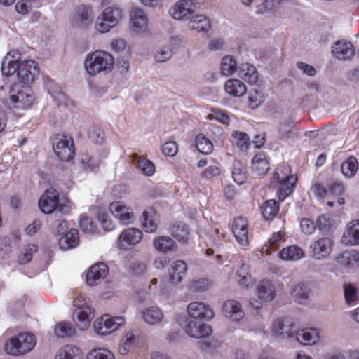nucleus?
<instances>
[{
	"label": "nucleus",
	"instance_id": "6e6552de",
	"mask_svg": "<svg viewBox=\"0 0 359 359\" xmlns=\"http://www.w3.org/2000/svg\"><path fill=\"white\" fill-rule=\"evenodd\" d=\"M256 294L259 300L250 299L249 303L250 306L255 309H259L262 306V302H271L276 295L274 285L269 280H262L256 287Z\"/></svg>",
	"mask_w": 359,
	"mask_h": 359
},
{
	"label": "nucleus",
	"instance_id": "864d4df0",
	"mask_svg": "<svg viewBox=\"0 0 359 359\" xmlns=\"http://www.w3.org/2000/svg\"><path fill=\"white\" fill-rule=\"evenodd\" d=\"M104 318L106 319L109 334L117 330L126 323L124 318L121 316L111 318L109 316L105 315Z\"/></svg>",
	"mask_w": 359,
	"mask_h": 359
},
{
	"label": "nucleus",
	"instance_id": "37998d69",
	"mask_svg": "<svg viewBox=\"0 0 359 359\" xmlns=\"http://www.w3.org/2000/svg\"><path fill=\"white\" fill-rule=\"evenodd\" d=\"M232 137L233 142L241 151L246 150L251 144L249 136L245 132L235 131L232 133Z\"/></svg>",
	"mask_w": 359,
	"mask_h": 359
},
{
	"label": "nucleus",
	"instance_id": "20e7f679",
	"mask_svg": "<svg viewBox=\"0 0 359 359\" xmlns=\"http://www.w3.org/2000/svg\"><path fill=\"white\" fill-rule=\"evenodd\" d=\"M10 93L11 102L18 109H28L32 106L35 100V96L30 85L13 83Z\"/></svg>",
	"mask_w": 359,
	"mask_h": 359
},
{
	"label": "nucleus",
	"instance_id": "bf43d9fd",
	"mask_svg": "<svg viewBox=\"0 0 359 359\" xmlns=\"http://www.w3.org/2000/svg\"><path fill=\"white\" fill-rule=\"evenodd\" d=\"M93 328L95 332L100 335H105L109 334L106 319L104 316L96 319L93 323Z\"/></svg>",
	"mask_w": 359,
	"mask_h": 359
},
{
	"label": "nucleus",
	"instance_id": "473e14b6",
	"mask_svg": "<svg viewBox=\"0 0 359 359\" xmlns=\"http://www.w3.org/2000/svg\"><path fill=\"white\" fill-rule=\"evenodd\" d=\"M135 332L137 334V331H129L125 334L123 339V343L120 346L118 350L121 355H127L133 348H135L138 344V337Z\"/></svg>",
	"mask_w": 359,
	"mask_h": 359
},
{
	"label": "nucleus",
	"instance_id": "bb28decb",
	"mask_svg": "<svg viewBox=\"0 0 359 359\" xmlns=\"http://www.w3.org/2000/svg\"><path fill=\"white\" fill-rule=\"evenodd\" d=\"M130 16L133 31L138 32L146 30L147 27V18L142 9L135 8L132 11Z\"/></svg>",
	"mask_w": 359,
	"mask_h": 359
},
{
	"label": "nucleus",
	"instance_id": "79ce46f5",
	"mask_svg": "<svg viewBox=\"0 0 359 359\" xmlns=\"http://www.w3.org/2000/svg\"><path fill=\"white\" fill-rule=\"evenodd\" d=\"M88 137L90 141L94 144H102L106 140L104 130L95 125L90 126L88 131Z\"/></svg>",
	"mask_w": 359,
	"mask_h": 359
},
{
	"label": "nucleus",
	"instance_id": "f704fd0d",
	"mask_svg": "<svg viewBox=\"0 0 359 359\" xmlns=\"http://www.w3.org/2000/svg\"><path fill=\"white\" fill-rule=\"evenodd\" d=\"M279 184L278 198L283 201L292 191L294 185L297 182V177H290L283 181H277Z\"/></svg>",
	"mask_w": 359,
	"mask_h": 359
},
{
	"label": "nucleus",
	"instance_id": "5701e85b",
	"mask_svg": "<svg viewBox=\"0 0 359 359\" xmlns=\"http://www.w3.org/2000/svg\"><path fill=\"white\" fill-rule=\"evenodd\" d=\"M222 309L224 316L232 320L238 321L245 316V312L241 303L236 300L230 299L226 301L223 304Z\"/></svg>",
	"mask_w": 359,
	"mask_h": 359
},
{
	"label": "nucleus",
	"instance_id": "1a4fd4ad",
	"mask_svg": "<svg viewBox=\"0 0 359 359\" xmlns=\"http://www.w3.org/2000/svg\"><path fill=\"white\" fill-rule=\"evenodd\" d=\"M39 69L38 64L32 60H24L20 63V67L18 72V81L22 84L30 85L39 74Z\"/></svg>",
	"mask_w": 359,
	"mask_h": 359
},
{
	"label": "nucleus",
	"instance_id": "ddd939ff",
	"mask_svg": "<svg viewBox=\"0 0 359 359\" xmlns=\"http://www.w3.org/2000/svg\"><path fill=\"white\" fill-rule=\"evenodd\" d=\"M187 313L190 317L195 320H210L215 316L213 310L203 302L189 303L187 306Z\"/></svg>",
	"mask_w": 359,
	"mask_h": 359
},
{
	"label": "nucleus",
	"instance_id": "0e129e2a",
	"mask_svg": "<svg viewBox=\"0 0 359 359\" xmlns=\"http://www.w3.org/2000/svg\"><path fill=\"white\" fill-rule=\"evenodd\" d=\"M128 191V189L126 184H116L111 191V196L114 200L122 199L127 195Z\"/></svg>",
	"mask_w": 359,
	"mask_h": 359
},
{
	"label": "nucleus",
	"instance_id": "603ef678",
	"mask_svg": "<svg viewBox=\"0 0 359 359\" xmlns=\"http://www.w3.org/2000/svg\"><path fill=\"white\" fill-rule=\"evenodd\" d=\"M136 165L144 174L148 176L153 175L156 171L154 164L149 158H138Z\"/></svg>",
	"mask_w": 359,
	"mask_h": 359
},
{
	"label": "nucleus",
	"instance_id": "052dcab7",
	"mask_svg": "<svg viewBox=\"0 0 359 359\" xmlns=\"http://www.w3.org/2000/svg\"><path fill=\"white\" fill-rule=\"evenodd\" d=\"M300 227L304 233L311 235L315 232L316 224L310 219L304 218L300 222Z\"/></svg>",
	"mask_w": 359,
	"mask_h": 359
},
{
	"label": "nucleus",
	"instance_id": "5fc2aeb1",
	"mask_svg": "<svg viewBox=\"0 0 359 359\" xmlns=\"http://www.w3.org/2000/svg\"><path fill=\"white\" fill-rule=\"evenodd\" d=\"M264 102V95L262 92L255 89L250 92L248 96L249 107L255 109L259 107Z\"/></svg>",
	"mask_w": 359,
	"mask_h": 359
},
{
	"label": "nucleus",
	"instance_id": "ea45409f",
	"mask_svg": "<svg viewBox=\"0 0 359 359\" xmlns=\"http://www.w3.org/2000/svg\"><path fill=\"white\" fill-rule=\"evenodd\" d=\"M196 145L198 151L204 155L210 154L214 149L212 142L203 134H199L196 136Z\"/></svg>",
	"mask_w": 359,
	"mask_h": 359
},
{
	"label": "nucleus",
	"instance_id": "2eb2a0df",
	"mask_svg": "<svg viewBox=\"0 0 359 359\" xmlns=\"http://www.w3.org/2000/svg\"><path fill=\"white\" fill-rule=\"evenodd\" d=\"M109 273L108 266L100 262L90 267L86 274V283L90 286H94L101 279H104Z\"/></svg>",
	"mask_w": 359,
	"mask_h": 359
},
{
	"label": "nucleus",
	"instance_id": "f03ea898",
	"mask_svg": "<svg viewBox=\"0 0 359 359\" xmlns=\"http://www.w3.org/2000/svg\"><path fill=\"white\" fill-rule=\"evenodd\" d=\"M69 204L70 201L66 198L60 200L57 191L53 188L48 189L39 201V208L45 214H50L57 209L66 215L69 212Z\"/></svg>",
	"mask_w": 359,
	"mask_h": 359
},
{
	"label": "nucleus",
	"instance_id": "cd10ccee",
	"mask_svg": "<svg viewBox=\"0 0 359 359\" xmlns=\"http://www.w3.org/2000/svg\"><path fill=\"white\" fill-rule=\"evenodd\" d=\"M224 88L226 92L233 97H241L247 91L245 84L236 79H228L225 83Z\"/></svg>",
	"mask_w": 359,
	"mask_h": 359
},
{
	"label": "nucleus",
	"instance_id": "b1692460",
	"mask_svg": "<svg viewBox=\"0 0 359 359\" xmlns=\"http://www.w3.org/2000/svg\"><path fill=\"white\" fill-rule=\"evenodd\" d=\"M187 271V264L182 260L174 262L170 268V281L173 285L181 283Z\"/></svg>",
	"mask_w": 359,
	"mask_h": 359
},
{
	"label": "nucleus",
	"instance_id": "4d7b16f0",
	"mask_svg": "<svg viewBox=\"0 0 359 359\" xmlns=\"http://www.w3.org/2000/svg\"><path fill=\"white\" fill-rule=\"evenodd\" d=\"M210 282L205 278L193 280L189 284V288L194 292H202L209 288Z\"/></svg>",
	"mask_w": 359,
	"mask_h": 359
},
{
	"label": "nucleus",
	"instance_id": "13d9d810",
	"mask_svg": "<svg viewBox=\"0 0 359 359\" xmlns=\"http://www.w3.org/2000/svg\"><path fill=\"white\" fill-rule=\"evenodd\" d=\"M163 154L168 157H174L178 151V145L175 141H168L161 147Z\"/></svg>",
	"mask_w": 359,
	"mask_h": 359
},
{
	"label": "nucleus",
	"instance_id": "412c9836",
	"mask_svg": "<svg viewBox=\"0 0 359 359\" xmlns=\"http://www.w3.org/2000/svg\"><path fill=\"white\" fill-rule=\"evenodd\" d=\"M341 242L346 245H359V219L348 224L341 237Z\"/></svg>",
	"mask_w": 359,
	"mask_h": 359
},
{
	"label": "nucleus",
	"instance_id": "f3484780",
	"mask_svg": "<svg viewBox=\"0 0 359 359\" xmlns=\"http://www.w3.org/2000/svg\"><path fill=\"white\" fill-rule=\"evenodd\" d=\"M186 333L194 338H203L212 332L211 327L196 320H189L185 327Z\"/></svg>",
	"mask_w": 359,
	"mask_h": 359
},
{
	"label": "nucleus",
	"instance_id": "774afa93",
	"mask_svg": "<svg viewBox=\"0 0 359 359\" xmlns=\"http://www.w3.org/2000/svg\"><path fill=\"white\" fill-rule=\"evenodd\" d=\"M79 226L82 230L88 233H91L93 229V224L89 217L81 215L79 217Z\"/></svg>",
	"mask_w": 359,
	"mask_h": 359
},
{
	"label": "nucleus",
	"instance_id": "9b49d317",
	"mask_svg": "<svg viewBox=\"0 0 359 359\" xmlns=\"http://www.w3.org/2000/svg\"><path fill=\"white\" fill-rule=\"evenodd\" d=\"M109 210L112 215L123 225L133 224L135 219L131 208L121 201H114L109 205Z\"/></svg>",
	"mask_w": 359,
	"mask_h": 359
},
{
	"label": "nucleus",
	"instance_id": "69168bd1",
	"mask_svg": "<svg viewBox=\"0 0 359 359\" xmlns=\"http://www.w3.org/2000/svg\"><path fill=\"white\" fill-rule=\"evenodd\" d=\"M329 191L335 195H341L346 191V186L343 182L332 181L327 184Z\"/></svg>",
	"mask_w": 359,
	"mask_h": 359
},
{
	"label": "nucleus",
	"instance_id": "4468645a",
	"mask_svg": "<svg viewBox=\"0 0 359 359\" xmlns=\"http://www.w3.org/2000/svg\"><path fill=\"white\" fill-rule=\"evenodd\" d=\"M195 6L191 0H180L170 9L174 19L187 20L194 13Z\"/></svg>",
	"mask_w": 359,
	"mask_h": 359
},
{
	"label": "nucleus",
	"instance_id": "2f4dec72",
	"mask_svg": "<svg viewBox=\"0 0 359 359\" xmlns=\"http://www.w3.org/2000/svg\"><path fill=\"white\" fill-rule=\"evenodd\" d=\"M79 233L76 229H72L60 238L59 245L63 250H67L77 246Z\"/></svg>",
	"mask_w": 359,
	"mask_h": 359
},
{
	"label": "nucleus",
	"instance_id": "9d476101",
	"mask_svg": "<svg viewBox=\"0 0 359 359\" xmlns=\"http://www.w3.org/2000/svg\"><path fill=\"white\" fill-rule=\"evenodd\" d=\"M143 237L142 231L137 228L129 227L121 231L118 237V245L121 250H128L139 243Z\"/></svg>",
	"mask_w": 359,
	"mask_h": 359
},
{
	"label": "nucleus",
	"instance_id": "338daca9",
	"mask_svg": "<svg viewBox=\"0 0 359 359\" xmlns=\"http://www.w3.org/2000/svg\"><path fill=\"white\" fill-rule=\"evenodd\" d=\"M79 164L84 171L93 170L98 164L97 158H79Z\"/></svg>",
	"mask_w": 359,
	"mask_h": 359
},
{
	"label": "nucleus",
	"instance_id": "7c9ffc66",
	"mask_svg": "<svg viewBox=\"0 0 359 359\" xmlns=\"http://www.w3.org/2000/svg\"><path fill=\"white\" fill-rule=\"evenodd\" d=\"M279 257L285 261H297L304 257V250L297 245L284 248L278 254Z\"/></svg>",
	"mask_w": 359,
	"mask_h": 359
},
{
	"label": "nucleus",
	"instance_id": "dca6fc26",
	"mask_svg": "<svg viewBox=\"0 0 359 359\" xmlns=\"http://www.w3.org/2000/svg\"><path fill=\"white\" fill-rule=\"evenodd\" d=\"M232 232L236 241L242 246H246L248 243V222L242 217L234 219L232 225Z\"/></svg>",
	"mask_w": 359,
	"mask_h": 359
},
{
	"label": "nucleus",
	"instance_id": "680f3d73",
	"mask_svg": "<svg viewBox=\"0 0 359 359\" xmlns=\"http://www.w3.org/2000/svg\"><path fill=\"white\" fill-rule=\"evenodd\" d=\"M210 119H215L223 124L228 125L229 123V116L226 112L221 109H214L212 113L209 115Z\"/></svg>",
	"mask_w": 359,
	"mask_h": 359
},
{
	"label": "nucleus",
	"instance_id": "e433bc0d",
	"mask_svg": "<svg viewBox=\"0 0 359 359\" xmlns=\"http://www.w3.org/2000/svg\"><path fill=\"white\" fill-rule=\"evenodd\" d=\"M232 177L238 184H242L246 180V168L239 159H236L233 162Z\"/></svg>",
	"mask_w": 359,
	"mask_h": 359
},
{
	"label": "nucleus",
	"instance_id": "a878e982",
	"mask_svg": "<svg viewBox=\"0 0 359 359\" xmlns=\"http://www.w3.org/2000/svg\"><path fill=\"white\" fill-rule=\"evenodd\" d=\"M142 227L147 233H154L158 229V222L154 209L145 210L142 213Z\"/></svg>",
	"mask_w": 359,
	"mask_h": 359
},
{
	"label": "nucleus",
	"instance_id": "8fccbe9b",
	"mask_svg": "<svg viewBox=\"0 0 359 359\" xmlns=\"http://www.w3.org/2000/svg\"><path fill=\"white\" fill-rule=\"evenodd\" d=\"M75 333V329L69 323L60 322L55 327V334L57 337H71Z\"/></svg>",
	"mask_w": 359,
	"mask_h": 359
},
{
	"label": "nucleus",
	"instance_id": "09e8293b",
	"mask_svg": "<svg viewBox=\"0 0 359 359\" xmlns=\"http://www.w3.org/2000/svg\"><path fill=\"white\" fill-rule=\"evenodd\" d=\"M38 251V246L35 244H27L21 255H19L18 262L20 264H26L32 259L34 253Z\"/></svg>",
	"mask_w": 359,
	"mask_h": 359
},
{
	"label": "nucleus",
	"instance_id": "de8ad7c7",
	"mask_svg": "<svg viewBox=\"0 0 359 359\" xmlns=\"http://www.w3.org/2000/svg\"><path fill=\"white\" fill-rule=\"evenodd\" d=\"M272 331L278 337L286 339L292 337L290 328L289 326L285 327L280 319H277L274 321L272 325Z\"/></svg>",
	"mask_w": 359,
	"mask_h": 359
},
{
	"label": "nucleus",
	"instance_id": "58836bf2",
	"mask_svg": "<svg viewBox=\"0 0 359 359\" xmlns=\"http://www.w3.org/2000/svg\"><path fill=\"white\" fill-rule=\"evenodd\" d=\"M358 170V163L357 158H346L341 165L342 174L348 178L355 176Z\"/></svg>",
	"mask_w": 359,
	"mask_h": 359
},
{
	"label": "nucleus",
	"instance_id": "a18cd8bd",
	"mask_svg": "<svg viewBox=\"0 0 359 359\" xmlns=\"http://www.w3.org/2000/svg\"><path fill=\"white\" fill-rule=\"evenodd\" d=\"M344 294L345 302L348 305L355 304L359 299L358 288L352 284L344 285Z\"/></svg>",
	"mask_w": 359,
	"mask_h": 359
},
{
	"label": "nucleus",
	"instance_id": "c756f323",
	"mask_svg": "<svg viewBox=\"0 0 359 359\" xmlns=\"http://www.w3.org/2000/svg\"><path fill=\"white\" fill-rule=\"evenodd\" d=\"M297 340L302 345H313L319 340V332L316 329H304L297 332Z\"/></svg>",
	"mask_w": 359,
	"mask_h": 359
},
{
	"label": "nucleus",
	"instance_id": "c9c22d12",
	"mask_svg": "<svg viewBox=\"0 0 359 359\" xmlns=\"http://www.w3.org/2000/svg\"><path fill=\"white\" fill-rule=\"evenodd\" d=\"M172 236L180 242H187L189 239V229L183 222H176L171 227Z\"/></svg>",
	"mask_w": 359,
	"mask_h": 359
},
{
	"label": "nucleus",
	"instance_id": "f8f14e48",
	"mask_svg": "<svg viewBox=\"0 0 359 359\" xmlns=\"http://www.w3.org/2000/svg\"><path fill=\"white\" fill-rule=\"evenodd\" d=\"M93 9L92 7L87 5L78 6L72 17V24L74 27L83 28L93 23Z\"/></svg>",
	"mask_w": 359,
	"mask_h": 359
},
{
	"label": "nucleus",
	"instance_id": "72a5a7b5",
	"mask_svg": "<svg viewBox=\"0 0 359 359\" xmlns=\"http://www.w3.org/2000/svg\"><path fill=\"white\" fill-rule=\"evenodd\" d=\"M189 27L197 32H207L210 28V22L205 15H197L189 22Z\"/></svg>",
	"mask_w": 359,
	"mask_h": 359
},
{
	"label": "nucleus",
	"instance_id": "f257e3e1",
	"mask_svg": "<svg viewBox=\"0 0 359 359\" xmlns=\"http://www.w3.org/2000/svg\"><path fill=\"white\" fill-rule=\"evenodd\" d=\"M114 64L113 56L104 50H95L87 55L84 61V67L90 76L99 73L110 72Z\"/></svg>",
	"mask_w": 359,
	"mask_h": 359
},
{
	"label": "nucleus",
	"instance_id": "393cba45",
	"mask_svg": "<svg viewBox=\"0 0 359 359\" xmlns=\"http://www.w3.org/2000/svg\"><path fill=\"white\" fill-rule=\"evenodd\" d=\"M238 76L249 84L255 83L259 77L256 67L248 62L238 66Z\"/></svg>",
	"mask_w": 359,
	"mask_h": 359
},
{
	"label": "nucleus",
	"instance_id": "49530a36",
	"mask_svg": "<svg viewBox=\"0 0 359 359\" xmlns=\"http://www.w3.org/2000/svg\"><path fill=\"white\" fill-rule=\"evenodd\" d=\"M20 63L18 60H8V57L6 56L4 60L1 65V72L6 76H12L16 73L18 75Z\"/></svg>",
	"mask_w": 359,
	"mask_h": 359
},
{
	"label": "nucleus",
	"instance_id": "e2e57ef3",
	"mask_svg": "<svg viewBox=\"0 0 359 359\" xmlns=\"http://www.w3.org/2000/svg\"><path fill=\"white\" fill-rule=\"evenodd\" d=\"M316 224V229L318 228L323 232H327L330 229L332 221L329 217L321 215L318 217Z\"/></svg>",
	"mask_w": 359,
	"mask_h": 359
},
{
	"label": "nucleus",
	"instance_id": "39448f33",
	"mask_svg": "<svg viewBox=\"0 0 359 359\" xmlns=\"http://www.w3.org/2000/svg\"><path fill=\"white\" fill-rule=\"evenodd\" d=\"M50 141L53 151L57 157H74L75 146L72 135L64 133H57L51 137Z\"/></svg>",
	"mask_w": 359,
	"mask_h": 359
},
{
	"label": "nucleus",
	"instance_id": "a211bd4d",
	"mask_svg": "<svg viewBox=\"0 0 359 359\" xmlns=\"http://www.w3.org/2000/svg\"><path fill=\"white\" fill-rule=\"evenodd\" d=\"M312 294V288L308 283H298L291 290L294 299L300 304H307Z\"/></svg>",
	"mask_w": 359,
	"mask_h": 359
},
{
	"label": "nucleus",
	"instance_id": "aec40b11",
	"mask_svg": "<svg viewBox=\"0 0 359 359\" xmlns=\"http://www.w3.org/2000/svg\"><path fill=\"white\" fill-rule=\"evenodd\" d=\"M154 248L161 253L167 254L176 252L177 250V244L170 236H156L152 241Z\"/></svg>",
	"mask_w": 359,
	"mask_h": 359
},
{
	"label": "nucleus",
	"instance_id": "0eeeda50",
	"mask_svg": "<svg viewBox=\"0 0 359 359\" xmlns=\"http://www.w3.org/2000/svg\"><path fill=\"white\" fill-rule=\"evenodd\" d=\"M334 243V240L328 236L314 241L309 247L311 257L316 260L326 259L332 252Z\"/></svg>",
	"mask_w": 359,
	"mask_h": 359
},
{
	"label": "nucleus",
	"instance_id": "423d86ee",
	"mask_svg": "<svg viewBox=\"0 0 359 359\" xmlns=\"http://www.w3.org/2000/svg\"><path fill=\"white\" fill-rule=\"evenodd\" d=\"M122 18V10L117 6H108L96 20L97 29L104 33L116 26Z\"/></svg>",
	"mask_w": 359,
	"mask_h": 359
},
{
	"label": "nucleus",
	"instance_id": "c03bdc74",
	"mask_svg": "<svg viewBox=\"0 0 359 359\" xmlns=\"http://www.w3.org/2000/svg\"><path fill=\"white\" fill-rule=\"evenodd\" d=\"M236 70L238 71V67L235 59L230 55L223 57L221 62L222 74L225 76H229L233 74Z\"/></svg>",
	"mask_w": 359,
	"mask_h": 359
},
{
	"label": "nucleus",
	"instance_id": "6ab92c4d",
	"mask_svg": "<svg viewBox=\"0 0 359 359\" xmlns=\"http://www.w3.org/2000/svg\"><path fill=\"white\" fill-rule=\"evenodd\" d=\"M144 321L151 325H161L164 320V313L158 306H149L144 309L141 313Z\"/></svg>",
	"mask_w": 359,
	"mask_h": 359
},
{
	"label": "nucleus",
	"instance_id": "a19ab883",
	"mask_svg": "<svg viewBox=\"0 0 359 359\" xmlns=\"http://www.w3.org/2000/svg\"><path fill=\"white\" fill-rule=\"evenodd\" d=\"M269 168V162L267 158H252V171L255 175H264Z\"/></svg>",
	"mask_w": 359,
	"mask_h": 359
},
{
	"label": "nucleus",
	"instance_id": "c85d7f7f",
	"mask_svg": "<svg viewBox=\"0 0 359 359\" xmlns=\"http://www.w3.org/2000/svg\"><path fill=\"white\" fill-rule=\"evenodd\" d=\"M55 359H83V353L76 346L66 345L58 350Z\"/></svg>",
	"mask_w": 359,
	"mask_h": 359
},
{
	"label": "nucleus",
	"instance_id": "7ed1b4c3",
	"mask_svg": "<svg viewBox=\"0 0 359 359\" xmlns=\"http://www.w3.org/2000/svg\"><path fill=\"white\" fill-rule=\"evenodd\" d=\"M36 343V339L33 334L20 333L6 343L5 351L9 355L18 356L31 351Z\"/></svg>",
	"mask_w": 359,
	"mask_h": 359
},
{
	"label": "nucleus",
	"instance_id": "6e6d98bb",
	"mask_svg": "<svg viewBox=\"0 0 359 359\" xmlns=\"http://www.w3.org/2000/svg\"><path fill=\"white\" fill-rule=\"evenodd\" d=\"M290 177H296L291 174V168L289 165H281L278 166L274 174V179L276 181H283L288 179Z\"/></svg>",
	"mask_w": 359,
	"mask_h": 359
},
{
	"label": "nucleus",
	"instance_id": "3c124183",
	"mask_svg": "<svg viewBox=\"0 0 359 359\" xmlns=\"http://www.w3.org/2000/svg\"><path fill=\"white\" fill-rule=\"evenodd\" d=\"M86 359H115V357L108 349L94 348L88 352Z\"/></svg>",
	"mask_w": 359,
	"mask_h": 359
},
{
	"label": "nucleus",
	"instance_id": "4c0bfd02",
	"mask_svg": "<svg viewBox=\"0 0 359 359\" xmlns=\"http://www.w3.org/2000/svg\"><path fill=\"white\" fill-rule=\"evenodd\" d=\"M263 216L266 219H273L279 211L278 203L273 200H267L261 208Z\"/></svg>",
	"mask_w": 359,
	"mask_h": 359
},
{
	"label": "nucleus",
	"instance_id": "4be33fe9",
	"mask_svg": "<svg viewBox=\"0 0 359 359\" xmlns=\"http://www.w3.org/2000/svg\"><path fill=\"white\" fill-rule=\"evenodd\" d=\"M332 52L336 58L345 60L354 56L355 48L349 41H337L332 46Z\"/></svg>",
	"mask_w": 359,
	"mask_h": 359
}]
</instances>
